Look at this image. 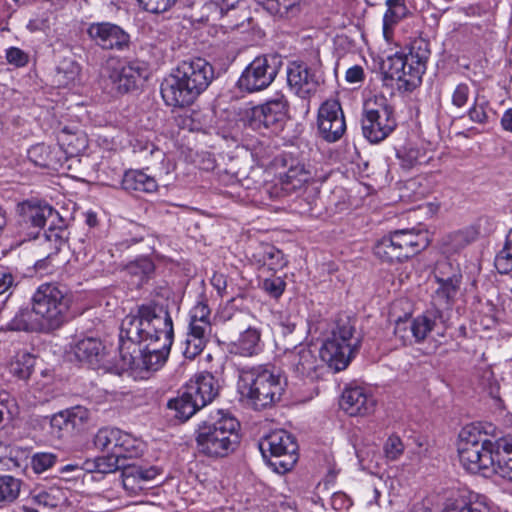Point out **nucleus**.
<instances>
[{"mask_svg":"<svg viewBox=\"0 0 512 512\" xmlns=\"http://www.w3.org/2000/svg\"><path fill=\"white\" fill-rule=\"evenodd\" d=\"M240 423L221 410L202 420L195 431V442L200 454L222 458L232 453L240 442Z\"/></svg>","mask_w":512,"mask_h":512,"instance_id":"7ed1b4c3","label":"nucleus"},{"mask_svg":"<svg viewBox=\"0 0 512 512\" xmlns=\"http://www.w3.org/2000/svg\"><path fill=\"white\" fill-rule=\"evenodd\" d=\"M288 101L283 94H277L261 105L254 106L246 111V123L255 130L278 131L287 118Z\"/></svg>","mask_w":512,"mask_h":512,"instance_id":"f8f14e48","label":"nucleus"},{"mask_svg":"<svg viewBox=\"0 0 512 512\" xmlns=\"http://www.w3.org/2000/svg\"><path fill=\"white\" fill-rule=\"evenodd\" d=\"M18 233L23 236V240L37 238L39 231L48 223V228L65 223L52 206L47 203L27 200L18 205Z\"/></svg>","mask_w":512,"mask_h":512,"instance_id":"1a4fd4ad","label":"nucleus"},{"mask_svg":"<svg viewBox=\"0 0 512 512\" xmlns=\"http://www.w3.org/2000/svg\"><path fill=\"white\" fill-rule=\"evenodd\" d=\"M494 265L500 274H508L512 271V228L506 235L503 248L495 257Z\"/></svg>","mask_w":512,"mask_h":512,"instance_id":"de8ad7c7","label":"nucleus"},{"mask_svg":"<svg viewBox=\"0 0 512 512\" xmlns=\"http://www.w3.org/2000/svg\"><path fill=\"white\" fill-rule=\"evenodd\" d=\"M65 411L71 430H81L90 419V411L83 406H75Z\"/></svg>","mask_w":512,"mask_h":512,"instance_id":"864d4df0","label":"nucleus"},{"mask_svg":"<svg viewBox=\"0 0 512 512\" xmlns=\"http://www.w3.org/2000/svg\"><path fill=\"white\" fill-rule=\"evenodd\" d=\"M459 460L470 472L498 468L497 442L493 443L480 426L471 424L462 428L457 444Z\"/></svg>","mask_w":512,"mask_h":512,"instance_id":"39448f33","label":"nucleus"},{"mask_svg":"<svg viewBox=\"0 0 512 512\" xmlns=\"http://www.w3.org/2000/svg\"><path fill=\"white\" fill-rule=\"evenodd\" d=\"M283 364L295 377L309 380L318 379L324 369L316 349L304 344L286 349Z\"/></svg>","mask_w":512,"mask_h":512,"instance_id":"ddd939ff","label":"nucleus"},{"mask_svg":"<svg viewBox=\"0 0 512 512\" xmlns=\"http://www.w3.org/2000/svg\"><path fill=\"white\" fill-rule=\"evenodd\" d=\"M66 238V223H60L56 227L48 228L39 243L42 254L48 255V259H56L66 242Z\"/></svg>","mask_w":512,"mask_h":512,"instance_id":"c85d7f7f","label":"nucleus"},{"mask_svg":"<svg viewBox=\"0 0 512 512\" xmlns=\"http://www.w3.org/2000/svg\"><path fill=\"white\" fill-rule=\"evenodd\" d=\"M374 254L381 261L393 264L403 262L408 257L402 243L396 237L394 231L380 239L374 246Z\"/></svg>","mask_w":512,"mask_h":512,"instance_id":"b1692460","label":"nucleus"},{"mask_svg":"<svg viewBox=\"0 0 512 512\" xmlns=\"http://www.w3.org/2000/svg\"><path fill=\"white\" fill-rule=\"evenodd\" d=\"M122 188L129 192L151 193L157 190L156 180L141 170H129L125 172L122 182Z\"/></svg>","mask_w":512,"mask_h":512,"instance_id":"c756f323","label":"nucleus"},{"mask_svg":"<svg viewBox=\"0 0 512 512\" xmlns=\"http://www.w3.org/2000/svg\"><path fill=\"white\" fill-rule=\"evenodd\" d=\"M439 287L436 289L432 296V309H448L457 295L460 283V275H452L447 279H437Z\"/></svg>","mask_w":512,"mask_h":512,"instance_id":"a878e982","label":"nucleus"},{"mask_svg":"<svg viewBox=\"0 0 512 512\" xmlns=\"http://www.w3.org/2000/svg\"><path fill=\"white\" fill-rule=\"evenodd\" d=\"M140 6L151 13L167 11L177 0H137Z\"/></svg>","mask_w":512,"mask_h":512,"instance_id":"680f3d73","label":"nucleus"},{"mask_svg":"<svg viewBox=\"0 0 512 512\" xmlns=\"http://www.w3.org/2000/svg\"><path fill=\"white\" fill-rule=\"evenodd\" d=\"M397 156L404 169H411L417 165L426 163L429 160L424 149L414 146H407L397 152Z\"/></svg>","mask_w":512,"mask_h":512,"instance_id":"c03bdc74","label":"nucleus"},{"mask_svg":"<svg viewBox=\"0 0 512 512\" xmlns=\"http://www.w3.org/2000/svg\"><path fill=\"white\" fill-rule=\"evenodd\" d=\"M396 237L402 243L408 257H413L426 249L430 244L429 233L420 228L394 230Z\"/></svg>","mask_w":512,"mask_h":512,"instance_id":"393cba45","label":"nucleus"},{"mask_svg":"<svg viewBox=\"0 0 512 512\" xmlns=\"http://www.w3.org/2000/svg\"><path fill=\"white\" fill-rule=\"evenodd\" d=\"M120 429L104 427L98 430L93 438L94 446L99 450H107L114 453Z\"/></svg>","mask_w":512,"mask_h":512,"instance_id":"a18cd8bd","label":"nucleus"},{"mask_svg":"<svg viewBox=\"0 0 512 512\" xmlns=\"http://www.w3.org/2000/svg\"><path fill=\"white\" fill-rule=\"evenodd\" d=\"M142 443L129 433L120 430L114 453L121 460L137 457L142 452Z\"/></svg>","mask_w":512,"mask_h":512,"instance_id":"ea45409f","label":"nucleus"},{"mask_svg":"<svg viewBox=\"0 0 512 512\" xmlns=\"http://www.w3.org/2000/svg\"><path fill=\"white\" fill-rule=\"evenodd\" d=\"M286 283L281 277L266 278L262 281L261 288L272 298H279L284 290Z\"/></svg>","mask_w":512,"mask_h":512,"instance_id":"13d9d810","label":"nucleus"},{"mask_svg":"<svg viewBox=\"0 0 512 512\" xmlns=\"http://www.w3.org/2000/svg\"><path fill=\"white\" fill-rule=\"evenodd\" d=\"M280 189L286 195H300L312 182L313 177L310 170L304 164H292L287 171L279 177Z\"/></svg>","mask_w":512,"mask_h":512,"instance_id":"412c9836","label":"nucleus"},{"mask_svg":"<svg viewBox=\"0 0 512 512\" xmlns=\"http://www.w3.org/2000/svg\"><path fill=\"white\" fill-rule=\"evenodd\" d=\"M407 57L405 54H395L389 56L383 63V70L386 78L400 81L405 75V65H407Z\"/></svg>","mask_w":512,"mask_h":512,"instance_id":"09e8293b","label":"nucleus"},{"mask_svg":"<svg viewBox=\"0 0 512 512\" xmlns=\"http://www.w3.org/2000/svg\"><path fill=\"white\" fill-rule=\"evenodd\" d=\"M80 71V66L75 60L64 58L56 67L53 81L58 87H69L79 81Z\"/></svg>","mask_w":512,"mask_h":512,"instance_id":"473e14b6","label":"nucleus"},{"mask_svg":"<svg viewBox=\"0 0 512 512\" xmlns=\"http://www.w3.org/2000/svg\"><path fill=\"white\" fill-rule=\"evenodd\" d=\"M410 61H407V65H405V75L400 78V87H403L405 90H412L420 85L422 80V75L418 77V81L412 82V71H410Z\"/></svg>","mask_w":512,"mask_h":512,"instance_id":"774afa93","label":"nucleus"},{"mask_svg":"<svg viewBox=\"0 0 512 512\" xmlns=\"http://www.w3.org/2000/svg\"><path fill=\"white\" fill-rule=\"evenodd\" d=\"M125 271L130 276L136 277L138 279L137 285H141L154 271V264L149 258H139L127 264Z\"/></svg>","mask_w":512,"mask_h":512,"instance_id":"8fccbe9b","label":"nucleus"},{"mask_svg":"<svg viewBox=\"0 0 512 512\" xmlns=\"http://www.w3.org/2000/svg\"><path fill=\"white\" fill-rule=\"evenodd\" d=\"M21 480L11 475H0V505L14 502L21 490Z\"/></svg>","mask_w":512,"mask_h":512,"instance_id":"37998d69","label":"nucleus"},{"mask_svg":"<svg viewBox=\"0 0 512 512\" xmlns=\"http://www.w3.org/2000/svg\"><path fill=\"white\" fill-rule=\"evenodd\" d=\"M271 16L281 20L297 17L302 11L303 0H257Z\"/></svg>","mask_w":512,"mask_h":512,"instance_id":"cd10ccee","label":"nucleus"},{"mask_svg":"<svg viewBox=\"0 0 512 512\" xmlns=\"http://www.w3.org/2000/svg\"><path fill=\"white\" fill-rule=\"evenodd\" d=\"M49 18L45 14L31 19L26 28L31 32L45 31L49 28Z\"/></svg>","mask_w":512,"mask_h":512,"instance_id":"338daca9","label":"nucleus"},{"mask_svg":"<svg viewBox=\"0 0 512 512\" xmlns=\"http://www.w3.org/2000/svg\"><path fill=\"white\" fill-rule=\"evenodd\" d=\"M169 409L175 411V417L181 421H187L198 410L201 409L197 402L190 397L184 389L176 398L170 399L167 403Z\"/></svg>","mask_w":512,"mask_h":512,"instance_id":"e433bc0d","label":"nucleus"},{"mask_svg":"<svg viewBox=\"0 0 512 512\" xmlns=\"http://www.w3.org/2000/svg\"><path fill=\"white\" fill-rule=\"evenodd\" d=\"M442 317L438 309H429L423 314L411 318L415 342L423 341L433 330L436 320Z\"/></svg>","mask_w":512,"mask_h":512,"instance_id":"c9c22d12","label":"nucleus"},{"mask_svg":"<svg viewBox=\"0 0 512 512\" xmlns=\"http://www.w3.org/2000/svg\"><path fill=\"white\" fill-rule=\"evenodd\" d=\"M87 32L90 38L103 49L122 50L130 41L129 35L121 27L109 22L92 23Z\"/></svg>","mask_w":512,"mask_h":512,"instance_id":"f3484780","label":"nucleus"},{"mask_svg":"<svg viewBox=\"0 0 512 512\" xmlns=\"http://www.w3.org/2000/svg\"><path fill=\"white\" fill-rule=\"evenodd\" d=\"M32 312L43 327L59 328L67 319L70 299L59 285L43 283L31 298Z\"/></svg>","mask_w":512,"mask_h":512,"instance_id":"0eeeda50","label":"nucleus"},{"mask_svg":"<svg viewBox=\"0 0 512 512\" xmlns=\"http://www.w3.org/2000/svg\"><path fill=\"white\" fill-rule=\"evenodd\" d=\"M32 310H21L19 311L15 317L10 321L8 324L9 329L15 330V331H28L32 329L31 325V317H32Z\"/></svg>","mask_w":512,"mask_h":512,"instance_id":"052dcab7","label":"nucleus"},{"mask_svg":"<svg viewBox=\"0 0 512 512\" xmlns=\"http://www.w3.org/2000/svg\"><path fill=\"white\" fill-rule=\"evenodd\" d=\"M355 323L348 316L339 317L332 329L331 336L326 339L319 357L335 371L347 368L359 346L360 340L354 336Z\"/></svg>","mask_w":512,"mask_h":512,"instance_id":"423d86ee","label":"nucleus"},{"mask_svg":"<svg viewBox=\"0 0 512 512\" xmlns=\"http://www.w3.org/2000/svg\"><path fill=\"white\" fill-rule=\"evenodd\" d=\"M361 125L363 136L369 142L379 143L383 141L397 125L392 106L384 98L379 103L366 104Z\"/></svg>","mask_w":512,"mask_h":512,"instance_id":"9b49d317","label":"nucleus"},{"mask_svg":"<svg viewBox=\"0 0 512 512\" xmlns=\"http://www.w3.org/2000/svg\"><path fill=\"white\" fill-rule=\"evenodd\" d=\"M35 366V357L27 351H19L10 363V372L19 379H28Z\"/></svg>","mask_w":512,"mask_h":512,"instance_id":"79ce46f5","label":"nucleus"},{"mask_svg":"<svg viewBox=\"0 0 512 512\" xmlns=\"http://www.w3.org/2000/svg\"><path fill=\"white\" fill-rule=\"evenodd\" d=\"M57 460L53 453L40 452L32 456L31 466L35 473H42L51 468Z\"/></svg>","mask_w":512,"mask_h":512,"instance_id":"6e6d98bb","label":"nucleus"},{"mask_svg":"<svg viewBox=\"0 0 512 512\" xmlns=\"http://www.w3.org/2000/svg\"><path fill=\"white\" fill-rule=\"evenodd\" d=\"M5 58L10 65L17 68L25 67L30 60L29 54L18 47L6 49Z\"/></svg>","mask_w":512,"mask_h":512,"instance_id":"4d7b16f0","label":"nucleus"},{"mask_svg":"<svg viewBox=\"0 0 512 512\" xmlns=\"http://www.w3.org/2000/svg\"><path fill=\"white\" fill-rule=\"evenodd\" d=\"M469 96H470L469 85L466 83L458 84L452 93V97H451L452 105L457 108L464 107L469 100Z\"/></svg>","mask_w":512,"mask_h":512,"instance_id":"0e129e2a","label":"nucleus"},{"mask_svg":"<svg viewBox=\"0 0 512 512\" xmlns=\"http://www.w3.org/2000/svg\"><path fill=\"white\" fill-rule=\"evenodd\" d=\"M287 82L290 89L301 98H307L318 87L316 74L305 64L293 62L287 69Z\"/></svg>","mask_w":512,"mask_h":512,"instance_id":"6ab92c4d","label":"nucleus"},{"mask_svg":"<svg viewBox=\"0 0 512 512\" xmlns=\"http://www.w3.org/2000/svg\"><path fill=\"white\" fill-rule=\"evenodd\" d=\"M282 61L279 56L266 54L257 56L243 70L237 87L247 93L259 92L269 87L275 80Z\"/></svg>","mask_w":512,"mask_h":512,"instance_id":"9d476101","label":"nucleus"},{"mask_svg":"<svg viewBox=\"0 0 512 512\" xmlns=\"http://www.w3.org/2000/svg\"><path fill=\"white\" fill-rule=\"evenodd\" d=\"M159 471L156 467L125 464L122 468V485L129 495H138L145 489L144 483L153 480Z\"/></svg>","mask_w":512,"mask_h":512,"instance_id":"4be33fe9","label":"nucleus"},{"mask_svg":"<svg viewBox=\"0 0 512 512\" xmlns=\"http://www.w3.org/2000/svg\"><path fill=\"white\" fill-rule=\"evenodd\" d=\"M67 498L66 490L56 485L34 492L31 497L34 503L49 508L61 506Z\"/></svg>","mask_w":512,"mask_h":512,"instance_id":"4c0bfd02","label":"nucleus"},{"mask_svg":"<svg viewBox=\"0 0 512 512\" xmlns=\"http://www.w3.org/2000/svg\"><path fill=\"white\" fill-rule=\"evenodd\" d=\"M124 465L115 453L100 456L94 460V470L102 474L115 472L118 469H122Z\"/></svg>","mask_w":512,"mask_h":512,"instance_id":"603ef678","label":"nucleus"},{"mask_svg":"<svg viewBox=\"0 0 512 512\" xmlns=\"http://www.w3.org/2000/svg\"><path fill=\"white\" fill-rule=\"evenodd\" d=\"M410 61V71H412V82L418 81V77L423 75L426 70V63L429 59L430 51L428 44L424 41H416L412 44L408 54H405Z\"/></svg>","mask_w":512,"mask_h":512,"instance_id":"7c9ffc66","label":"nucleus"},{"mask_svg":"<svg viewBox=\"0 0 512 512\" xmlns=\"http://www.w3.org/2000/svg\"><path fill=\"white\" fill-rule=\"evenodd\" d=\"M214 77V68L205 59L183 61L162 82V98L171 107L189 106L209 87Z\"/></svg>","mask_w":512,"mask_h":512,"instance_id":"f03ea898","label":"nucleus"},{"mask_svg":"<svg viewBox=\"0 0 512 512\" xmlns=\"http://www.w3.org/2000/svg\"><path fill=\"white\" fill-rule=\"evenodd\" d=\"M211 310L205 301H199L190 310V328H203V330L211 331L210 322Z\"/></svg>","mask_w":512,"mask_h":512,"instance_id":"49530a36","label":"nucleus"},{"mask_svg":"<svg viewBox=\"0 0 512 512\" xmlns=\"http://www.w3.org/2000/svg\"><path fill=\"white\" fill-rule=\"evenodd\" d=\"M17 277L8 268L0 269V295L5 293L12 294L13 289L17 286Z\"/></svg>","mask_w":512,"mask_h":512,"instance_id":"e2e57ef3","label":"nucleus"},{"mask_svg":"<svg viewBox=\"0 0 512 512\" xmlns=\"http://www.w3.org/2000/svg\"><path fill=\"white\" fill-rule=\"evenodd\" d=\"M259 450L268 465L277 473L290 471L298 460V444L286 430H275L259 441Z\"/></svg>","mask_w":512,"mask_h":512,"instance_id":"6e6552de","label":"nucleus"},{"mask_svg":"<svg viewBox=\"0 0 512 512\" xmlns=\"http://www.w3.org/2000/svg\"><path fill=\"white\" fill-rule=\"evenodd\" d=\"M498 468L495 473L500 477L512 481V437L497 441Z\"/></svg>","mask_w":512,"mask_h":512,"instance_id":"f704fd0d","label":"nucleus"},{"mask_svg":"<svg viewBox=\"0 0 512 512\" xmlns=\"http://www.w3.org/2000/svg\"><path fill=\"white\" fill-rule=\"evenodd\" d=\"M109 73L108 78L112 90L117 93H126L136 86L139 79L143 78V68L136 62H121L118 59H109L106 64Z\"/></svg>","mask_w":512,"mask_h":512,"instance_id":"dca6fc26","label":"nucleus"},{"mask_svg":"<svg viewBox=\"0 0 512 512\" xmlns=\"http://www.w3.org/2000/svg\"><path fill=\"white\" fill-rule=\"evenodd\" d=\"M235 352L242 356L257 355L261 349V332L255 327H248L234 343Z\"/></svg>","mask_w":512,"mask_h":512,"instance_id":"2f4dec72","label":"nucleus"},{"mask_svg":"<svg viewBox=\"0 0 512 512\" xmlns=\"http://www.w3.org/2000/svg\"><path fill=\"white\" fill-rule=\"evenodd\" d=\"M105 347L102 342L93 337L79 340L74 347V354L80 362L97 366L104 357Z\"/></svg>","mask_w":512,"mask_h":512,"instance_id":"bb28decb","label":"nucleus"},{"mask_svg":"<svg viewBox=\"0 0 512 512\" xmlns=\"http://www.w3.org/2000/svg\"><path fill=\"white\" fill-rule=\"evenodd\" d=\"M241 0H208L203 5L207 12L206 17L214 20L224 18V25L228 29L243 27L249 21V12L239 6Z\"/></svg>","mask_w":512,"mask_h":512,"instance_id":"2eb2a0df","label":"nucleus"},{"mask_svg":"<svg viewBox=\"0 0 512 512\" xmlns=\"http://www.w3.org/2000/svg\"><path fill=\"white\" fill-rule=\"evenodd\" d=\"M238 378L240 394L256 410L280 401L286 387V379L281 372L268 365L241 368Z\"/></svg>","mask_w":512,"mask_h":512,"instance_id":"20e7f679","label":"nucleus"},{"mask_svg":"<svg viewBox=\"0 0 512 512\" xmlns=\"http://www.w3.org/2000/svg\"><path fill=\"white\" fill-rule=\"evenodd\" d=\"M318 131L327 142L338 141L346 131V122L340 103L337 100H327L318 111Z\"/></svg>","mask_w":512,"mask_h":512,"instance_id":"4468645a","label":"nucleus"},{"mask_svg":"<svg viewBox=\"0 0 512 512\" xmlns=\"http://www.w3.org/2000/svg\"><path fill=\"white\" fill-rule=\"evenodd\" d=\"M485 102H478V98H475L473 106L468 110V116L471 121L479 124L487 122L488 116L485 110Z\"/></svg>","mask_w":512,"mask_h":512,"instance_id":"69168bd1","label":"nucleus"},{"mask_svg":"<svg viewBox=\"0 0 512 512\" xmlns=\"http://www.w3.org/2000/svg\"><path fill=\"white\" fill-rule=\"evenodd\" d=\"M442 512H490L481 503H467L463 499H448Z\"/></svg>","mask_w":512,"mask_h":512,"instance_id":"3c124183","label":"nucleus"},{"mask_svg":"<svg viewBox=\"0 0 512 512\" xmlns=\"http://www.w3.org/2000/svg\"><path fill=\"white\" fill-rule=\"evenodd\" d=\"M394 334L403 344L415 341L411 318H399L395 323Z\"/></svg>","mask_w":512,"mask_h":512,"instance_id":"5fc2aeb1","label":"nucleus"},{"mask_svg":"<svg viewBox=\"0 0 512 512\" xmlns=\"http://www.w3.org/2000/svg\"><path fill=\"white\" fill-rule=\"evenodd\" d=\"M201 408L212 402L218 395L219 385L211 373H200L183 388Z\"/></svg>","mask_w":512,"mask_h":512,"instance_id":"aec40b11","label":"nucleus"},{"mask_svg":"<svg viewBox=\"0 0 512 512\" xmlns=\"http://www.w3.org/2000/svg\"><path fill=\"white\" fill-rule=\"evenodd\" d=\"M173 338L166 306L155 302L137 306L121 323L117 372L158 370L167 360Z\"/></svg>","mask_w":512,"mask_h":512,"instance_id":"f257e3e1","label":"nucleus"},{"mask_svg":"<svg viewBox=\"0 0 512 512\" xmlns=\"http://www.w3.org/2000/svg\"><path fill=\"white\" fill-rule=\"evenodd\" d=\"M476 239L474 230H462L449 234L443 242L445 253L454 254L460 252Z\"/></svg>","mask_w":512,"mask_h":512,"instance_id":"a19ab883","label":"nucleus"},{"mask_svg":"<svg viewBox=\"0 0 512 512\" xmlns=\"http://www.w3.org/2000/svg\"><path fill=\"white\" fill-rule=\"evenodd\" d=\"M339 404L350 416H364L374 411L376 401L365 388L354 386L344 389Z\"/></svg>","mask_w":512,"mask_h":512,"instance_id":"a211bd4d","label":"nucleus"},{"mask_svg":"<svg viewBox=\"0 0 512 512\" xmlns=\"http://www.w3.org/2000/svg\"><path fill=\"white\" fill-rule=\"evenodd\" d=\"M404 451V445L398 436H390L384 444V453L388 460H397Z\"/></svg>","mask_w":512,"mask_h":512,"instance_id":"bf43d9fd","label":"nucleus"},{"mask_svg":"<svg viewBox=\"0 0 512 512\" xmlns=\"http://www.w3.org/2000/svg\"><path fill=\"white\" fill-rule=\"evenodd\" d=\"M385 4L387 10L383 17V33L388 39L392 27L407 15L408 8L405 0H386Z\"/></svg>","mask_w":512,"mask_h":512,"instance_id":"58836bf2","label":"nucleus"},{"mask_svg":"<svg viewBox=\"0 0 512 512\" xmlns=\"http://www.w3.org/2000/svg\"><path fill=\"white\" fill-rule=\"evenodd\" d=\"M211 331L203 330V328H190L186 336L183 355L186 359L192 360L198 356L205 348Z\"/></svg>","mask_w":512,"mask_h":512,"instance_id":"72a5a7b5","label":"nucleus"},{"mask_svg":"<svg viewBox=\"0 0 512 512\" xmlns=\"http://www.w3.org/2000/svg\"><path fill=\"white\" fill-rule=\"evenodd\" d=\"M27 156L36 166L58 170L66 160L65 152L60 146H49L43 143L32 146Z\"/></svg>","mask_w":512,"mask_h":512,"instance_id":"5701e85b","label":"nucleus"}]
</instances>
